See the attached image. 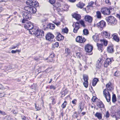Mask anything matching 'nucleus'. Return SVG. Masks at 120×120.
<instances>
[{
  "mask_svg": "<svg viewBox=\"0 0 120 120\" xmlns=\"http://www.w3.org/2000/svg\"><path fill=\"white\" fill-rule=\"evenodd\" d=\"M117 115L116 114L115 115L113 116V117H115L116 118V120H118V119H119L120 118V113H117Z\"/></svg>",
  "mask_w": 120,
  "mask_h": 120,
  "instance_id": "obj_32",
  "label": "nucleus"
},
{
  "mask_svg": "<svg viewBox=\"0 0 120 120\" xmlns=\"http://www.w3.org/2000/svg\"><path fill=\"white\" fill-rule=\"evenodd\" d=\"M96 16L97 18L98 19H100L101 17V12L99 11H98L96 12Z\"/></svg>",
  "mask_w": 120,
  "mask_h": 120,
  "instance_id": "obj_27",
  "label": "nucleus"
},
{
  "mask_svg": "<svg viewBox=\"0 0 120 120\" xmlns=\"http://www.w3.org/2000/svg\"><path fill=\"white\" fill-rule=\"evenodd\" d=\"M83 34L84 35H86L89 34V32L88 30L86 29H85L83 30Z\"/></svg>",
  "mask_w": 120,
  "mask_h": 120,
  "instance_id": "obj_36",
  "label": "nucleus"
},
{
  "mask_svg": "<svg viewBox=\"0 0 120 120\" xmlns=\"http://www.w3.org/2000/svg\"><path fill=\"white\" fill-rule=\"evenodd\" d=\"M103 34L106 38H109V37L110 35V34L106 31L104 32L103 33Z\"/></svg>",
  "mask_w": 120,
  "mask_h": 120,
  "instance_id": "obj_28",
  "label": "nucleus"
},
{
  "mask_svg": "<svg viewBox=\"0 0 120 120\" xmlns=\"http://www.w3.org/2000/svg\"><path fill=\"white\" fill-rule=\"evenodd\" d=\"M62 32L64 33H67L68 32V29L67 28H65L62 30Z\"/></svg>",
  "mask_w": 120,
  "mask_h": 120,
  "instance_id": "obj_45",
  "label": "nucleus"
},
{
  "mask_svg": "<svg viewBox=\"0 0 120 120\" xmlns=\"http://www.w3.org/2000/svg\"><path fill=\"white\" fill-rule=\"evenodd\" d=\"M107 21L110 23L112 25H114L117 23V21L114 17L112 16H109L106 18Z\"/></svg>",
  "mask_w": 120,
  "mask_h": 120,
  "instance_id": "obj_6",
  "label": "nucleus"
},
{
  "mask_svg": "<svg viewBox=\"0 0 120 120\" xmlns=\"http://www.w3.org/2000/svg\"><path fill=\"white\" fill-rule=\"evenodd\" d=\"M49 2L51 4H52L55 2V0H49Z\"/></svg>",
  "mask_w": 120,
  "mask_h": 120,
  "instance_id": "obj_53",
  "label": "nucleus"
},
{
  "mask_svg": "<svg viewBox=\"0 0 120 120\" xmlns=\"http://www.w3.org/2000/svg\"><path fill=\"white\" fill-rule=\"evenodd\" d=\"M103 95L108 102H109L110 100V95L109 93L106 89H105L103 92Z\"/></svg>",
  "mask_w": 120,
  "mask_h": 120,
  "instance_id": "obj_7",
  "label": "nucleus"
},
{
  "mask_svg": "<svg viewBox=\"0 0 120 120\" xmlns=\"http://www.w3.org/2000/svg\"><path fill=\"white\" fill-rule=\"evenodd\" d=\"M50 89H53V90H55L56 88V87H55L53 85L50 86L49 87Z\"/></svg>",
  "mask_w": 120,
  "mask_h": 120,
  "instance_id": "obj_52",
  "label": "nucleus"
},
{
  "mask_svg": "<svg viewBox=\"0 0 120 120\" xmlns=\"http://www.w3.org/2000/svg\"><path fill=\"white\" fill-rule=\"evenodd\" d=\"M75 27L78 29L80 28L79 24V22H76Z\"/></svg>",
  "mask_w": 120,
  "mask_h": 120,
  "instance_id": "obj_38",
  "label": "nucleus"
},
{
  "mask_svg": "<svg viewBox=\"0 0 120 120\" xmlns=\"http://www.w3.org/2000/svg\"><path fill=\"white\" fill-rule=\"evenodd\" d=\"M24 27L25 29L29 30H31L32 32L33 29H34L35 28L37 27H34L33 23L30 22H26V23L24 25Z\"/></svg>",
  "mask_w": 120,
  "mask_h": 120,
  "instance_id": "obj_2",
  "label": "nucleus"
},
{
  "mask_svg": "<svg viewBox=\"0 0 120 120\" xmlns=\"http://www.w3.org/2000/svg\"><path fill=\"white\" fill-rule=\"evenodd\" d=\"M111 83H108L106 84V87L107 88H109L110 87H111Z\"/></svg>",
  "mask_w": 120,
  "mask_h": 120,
  "instance_id": "obj_63",
  "label": "nucleus"
},
{
  "mask_svg": "<svg viewBox=\"0 0 120 120\" xmlns=\"http://www.w3.org/2000/svg\"><path fill=\"white\" fill-rule=\"evenodd\" d=\"M72 15L73 18H75L77 20H79L81 19V16L79 14L75 13L73 15Z\"/></svg>",
  "mask_w": 120,
  "mask_h": 120,
  "instance_id": "obj_15",
  "label": "nucleus"
},
{
  "mask_svg": "<svg viewBox=\"0 0 120 120\" xmlns=\"http://www.w3.org/2000/svg\"><path fill=\"white\" fill-rule=\"evenodd\" d=\"M45 37L46 40L49 41H53V39L54 37V36L52 33H49L46 34Z\"/></svg>",
  "mask_w": 120,
  "mask_h": 120,
  "instance_id": "obj_9",
  "label": "nucleus"
},
{
  "mask_svg": "<svg viewBox=\"0 0 120 120\" xmlns=\"http://www.w3.org/2000/svg\"><path fill=\"white\" fill-rule=\"evenodd\" d=\"M22 15L23 19H22V22L23 23L26 22V20L25 19H28L30 20L31 19V15L30 14L26 12L23 11L22 12Z\"/></svg>",
  "mask_w": 120,
  "mask_h": 120,
  "instance_id": "obj_3",
  "label": "nucleus"
},
{
  "mask_svg": "<svg viewBox=\"0 0 120 120\" xmlns=\"http://www.w3.org/2000/svg\"><path fill=\"white\" fill-rule=\"evenodd\" d=\"M119 71H116L114 73V75L115 76H119Z\"/></svg>",
  "mask_w": 120,
  "mask_h": 120,
  "instance_id": "obj_44",
  "label": "nucleus"
},
{
  "mask_svg": "<svg viewBox=\"0 0 120 120\" xmlns=\"http://www.w3.org/2000/svg\"><path fill=\"white\" fill-rule=\"evenodd\" d=\"M102 60L101 58H99L97 61L96 64V67L98 68H100L101 66V62Z\"/></svg>",
  "mask_w": 120,
  "mask_h": 120,
  "instance_id": "obj_18",
  "label": "nucleus"
},
{
  "mask_svg": "<svg viewBox=\"0 0 120 120\" xmlns=\"http://www.w3.org/2000/svg\"><path fill=\"white\" fill-rule=\"evenodd\" d=\"M99 108H104V105L101 101L98 102L97 104Z\"/></svg>",
  "mask_w": 120,
  "mask_h": 120,
  "instance_id": "obj_22",
  "label": "nucleus"
},
{
  "mask_svg": "<svg viewBox=\"0 0 120 120\" xmlns=\"http://www.w3.org/2000/svg\"><path fill=\"white\" fill-rule=\"evenodd\" d=\"M97 45L98 47V49L101 52L102 51L103 45L101 44L97 43Z\"/></svg>",
  "mask_w": 120,
  "mask_h": 120,
  "instance_id": "obj_23",
  "label": "nucleus"
},
{
  "mask_svg": "<svg viewBox=\"0 0 120 120\" xmlns=\"http://www.w3.org/2000/svg\"><path fill=\"white\" fill-rule=\"evenodd\" d=\"M113 10V9L111 7L109 8H102L101 9V12L102 14L105 15H109L111 13V12Z\"/></svg>",
  "mask_w": 120,
  "mask_h": 120,
  "instance_id": "obj_4",
  "label": "nucleus"
},
{
  "mask_svg": "<svg viewBox=\"0 0 120 120\" xmlns=\"http://www.w3.org/2000/svg\"><path fill=\"white\" fill-rule=\"evenodd\" d=\"M5 95V94L4 92L2 93H0V98H2L4 97Z\"/></svg>",
  "mask_w": 120,
  "mask_h": 120,
  "instance_id": "obj_59",
  "label": "nucleus"
},
{
  "mask_svg": "<svg viewBox=\"0 0 120 120\" xmlns=\"http://www.w3.org/2000/svg\"><path fill=\"white\" fill-rule=\"evenodd\" d=\"M56 38L58 41H60L64 39V37L60 33H58L57 34Z\"/></svg>",
  "mask_w": 120,
  "mask_h": 120,
  "instance_id": "obj_16",
  "label": "nucleus"
},
{
  "mask_svg": "<svg viewBox=\"0 0 120 120\" xmlns=\"http://www.w3.org/2000/svg\"><path fill=\"white\" fill-rule=\"evenodd\" d=\"M108 52L109 53H112L113 52L114 49L112 46H109L107 47Z\"/></svg>",
  "mask_w": 120,
  "mask_h": 120,
  "instance_id": "obj_19",
  "label": "nucleus"
},
{
  "mask_svg": "<svg viewBox=\"0 0 120 120\" xmlns=\"http://www.w3.org/2000/svg\"><path fill=\"white\" fill-rule=\"evenodd\" d=\"M79 29H78L77 28L75 27L74 28L73 31V32H74V33H77V31Z\"/></svg>",
  "mask_w": 120,
  "mask_h": 120,
  "instance_id": "obj_49",
  "label": "nucleus"
},
{
  "mask_svg": "<svg viewBox=\"0 0 120 120\" xmlns=\"http://www.w3.org/2000/svg\"><path fill=\"white\" fill-rule=\"evenodd\" d=\"M47 28L53 30L55 28V26L54 24L49 23L47 25Z\"/></svg>",
  "mask_w": 120,
  "mask_h": 120,
  "instance_id": "obj_20",
  "label": "nucleus"
},
{
  "mask_svg": "<svg viewBox=\"0 0 120 120\" xmlns=\"http://www.w3.org/2000/svg\"><path fill=\"white\" fill-rule=\"evenodd\" d=\"M105 2L106 3L109 4H111V3L109 0H105Z\"/></svg>",
  "mask_w": 120,
  "mask_h": 120,
  "instance_id": "obj_64",
  "label": "nucleus"
},
{
  "mask_svg": "<svg viewBox=\"0 0 120 120\" xmlns=\"http://www.w3.org/2000/svg\"><path fill=\"white\" fill-rule=\"evenodd\" d=\"M113 39L116 41L117 42L120 41L119 38L118 37L117 34H113L112 36Z\"/></svg>",
  "mask_w": 120,
  "mask_h": 120,
  "instance_id": "obj_17",
  "label": "nucleus"
},
{
  "mask_svg": "<svg viewBox=\"0 0 120 120\" xmlns=\"http://www.w3.org/2000/svg\"><path fill=\"white\" fill-rule=\"evenodd\" d=\"M93 49V47L91 45L88 44L86 45L85 49L86 52V54L90 55H91L92 53V51Z\"/></svg>",
  "mask_w": 120,
  "mask_h": 120,
  "instance_id": "obj_8",
  "label": "nucleus"
},
{
  "mask_svg": "<svg viewBox=\"0 0 120 120\" xmlns=\"http://www.w3.org/2000/svg\"><path fill=\"white\" fill-rule=\"evenodd\" d=\"M77 100L76 99H74L72 101V103L73 104H75Z\"/></svg>",
  "mask_w": 120,
  "mask_h": 120,
  "instance_id": "obj_60",
  "label": "nucleus"
},
{
  "mask_svg": "<svg viewBox=\"0 0 120 120\" xmlns=\"http://www.w3.org/2000/svg\"><path fill=\"white\" fill-rule=\"evenodd\" d=\"M85 5V4L79 2L78 4H77L76 5L78 7L81 9Z\"/></svg>",
  "mask_w": 120,
  "mask_h": 120,
  "instance_id": "obj_24",
  "label": "nucleus"
},
{
  "mask_svg": "<svg viewBox=\"0 0 120 120\" xmlns=\"http://www.w3.org/2000/svg\"><path fill=\"white\" fill-rule=\"evenodd\" d=\"M67 104V101H65L61 105V107L63 108H64L66 106Z\"/></svg>",
  "mask_w": 120,
  "mask_h": 120,
  "instance_id": "obj_37",
  "label": "nucleus"
},
{
  "mask_svg": "<svg viewBox=\"0 0 120 120\" xmlns=\"http://www.w3.org/2000/svg\"><path fill=\"white\" fill-rule=\"evenodd\" d=\"M63 9L64 11H68V7L67 5H65L64 7V8H63Z\"/></svg>",
  "mask_w": 120,
  "mask_h": 120,
  "instance_id": "obj_48",
  "label": "nucleus"
},
{
  "mask_svg": "<svg viewBox=\"0 0 120 120\" xmlns=\"http://www.w3.org/2000/svg\"><path fill=\"white\" fill-rule=\"evenodd\" d=\"M0 113L3 115H6V113L4 111H2L0 110Z\"/></svg>",
  "mask_w": 120,
  "mask_h": 120,
  "instance_id": "obj_55",
  "label": "nucleus"
},
{
  "mask_svg": "<svg viewBox=\"0 0 120 120\" xmlns=\"http://www.w3.org/2000/svg\"><path fill=\"white\" fill-rule=\"evenodd\" d=\"M84 18L86 21L89 23L91 22L92 19L91 16L88 15H86L85 16Z\"/></svg>",
  "mask_w": 120,
  "mask_h": 120,
  "instance_id": "obj_14",
  "label": "nucleus"
},
{
  "mask_svg": "<svg viewBox=\"0 0 120 120\" xmlns=\"http://www.w3.org/2000/svg\"><path fill=\"white\" fill-rule=\"evenodd\" d=\"M92 38L96 42H97L99 41V38L97 35H93Z\"/></svg>",
  "mask_w": 120,
  "mask_h": 120,
  "instance_id": "obj_29",
  "label": "nucleus"
},
{
  "mask_svg": "<svg viewBox=\"0 0 120 120\" xmlns=\"http://www.w3.org/2000/svg\"><path fill=\"white\" fill-rule=\"evenodd\" d=\"M94 4V2L92 1H91L89 3H88V6H87V7L88 6L90 7H93V5Z\"/></svg>",
  "mask_w": 120,
  "mask_h": 120,
  "instance_id": "obj_42",
  "label": "nucleus"
},
{
  "mask_svg": "<svg viewBox=\"0 0 120 120\" xmlns=\"http://www.w3.org/2000/svg\"><path fill=\"white\" fill-rule=\"evenodd\" d=\"M65 51L66 52H67L68 54H69L70 53V50L68 49H66Z\"/></svg>",
  "mask_w": 120,
  "mask_h": 120,
  "instance_id": "obj_56",
  "label": "nucleus"
},
{
  "mask_svg": "<svg viewBox=\"0 0 120 120\" xmlns=\"http://www.w3.org/2000/svg\"><path fill=\"white\" fill-rule=\"evenodd\" d=\"M102 114L100 112H97L95 115V116L98 119H102Z\"/></svg>",
  "mask_w": 120,
  "mask_h": 120,
  "instance_id": "obj_21",
  "label": "nucleus"
},
{
  "mask_svg": "<svg viewBox=\"0 0 120 120\" xmlns=\"http://www.w3.org/2000/svg\"><path fill=\"white\" fill-rule=\"evenodd\" d=\"M76 56L78 57L79 58H80L81 56H82V55L80 53H76Z\"/></svg>",
  "mask_w": 120,
  "mask_h": 120,
  "instance_id": "obj_51",
  "label": "nucleus"
},
{
  "mask_svg": "<svg viewBox=\"0 0 120 120\" xmlns=\"http://www.w3.org/2000/svg\"><path fill=\"white\" fill-rule=\"evenodd\" d=\"M109 112L108 111H107L106 114L105 115H104V116H105L106 119H107L109 117Z\"/></svg>",
  "mask_w": 120,
  "mask_h": 120,
  "instance_id": "obj_46",
  "label": "nucleus"
},
{
  "mask_svg": "<svg viewBox=\"0 0 120 120\" xmlns=\"http://www.w3.org/2000/svg\"><path fill=\"white\" fill-rule=\"evenodd\" d=\"M53 22L57 26L60 25V22H55L53 21Z\"/></svg>",
  "mask_w": 120,
  "mask_h": 120,
  "instance_id": "obj_54",
  "label": "nucleus"
},
{
  "mask_svg": "<svg viewBox=\"0 0 120 120\" xmlns=\"http://www.w3.org/2000/svg\"><path fill=\"white\" fill-rule=\"evenodd\" d=\"M111 63V59L107 58L106 59L104 63V66L105 67H107L109 66L110 64Z\"/></svg>",
  "mask_w": 120,
  "mask_h": 120,
  "instance_id": "obj_12",
  "label": "nucleus"
},
{
  "mask_svg": "<svg viewBox=\"0 0 120 120\" xmlns=\"http://www.w3.org/2000/svg\"><path fill=\"white\" fill-rule=\"evenodd\" d=\"M54 54L53 53H51L49 57H51V58H54Z\"/></svg>",
  "mask_w": 120,
  "mask_h": 120,
  "instance_id": "obj_58",
  "label": "nucleus"
},
{
  "mask_svg": "<svg viewBox=\"0 0 120 120\" xmlns=\"http://www.w3.org/2000/svg\"><path fill=\"white\" fill-rule=\"evenodd\" d=\"M11 53H15L16 52H19L20 51L19 50L17 49L16 50H12L11 51Z\"/></svg>",
  "mask_w": 120,
  "mask_h": 120,
  "instance_id": "obj_50",
  "label": "nucleus"
},
{
  "mask_svg": "<svg viewBox=\"0 0 120 120\" xmlns=\"http://www.w3.org/2000/svg\"><path fill=\"white\" fill-rule=\"evenodd\" d=\"M41 67H39L38 69H37L36 70V71H37L38 72V73H39L40 72H41L40 69H41Z\"/></svg>",
  "mask_w": 120,
  "mask_h": 120,
  "instance_id": "obj_62",
  "label": "nucleus"
},
{
  "mask_svg": "<svg viewBox=\"0 0 120 120\" xmlns=\"http://www.w3.org/2000/svg\"><path fill=\"white\" fill-rule=\"evenodd\" d=\"M98 79L96 78H94L92 82V85L93 86H95L97 83L98 81Z\"/></svg>",
  "mask_w": 120,
  "mask_h": 120,
  "instance_id": "obj_25",
  "label": "nucleus"
},
{
  "mask_svg": "<svg viewBox=\"0 0 120 120\" xmlns=\"http://www.w3.org/2000/svg\"><path fill=\"white\" fill-rule=\"evenodd\" d=\"M60 4L59 3H57L55 6L54 7V9H56V11L58 12H59L62 11V10L60 9Z\"/></svg>",
  "mask_w": 120,
  "mask_h": 120,
  "instance_id": "obj_13",
  "label": "nucleus"
},
{
  "mask_svg": "<svg viewBox=\"0 0 120 120\" xmlns=\"http://www.w3.org/2000/svg\"><path fill=\"white\" fill-rule=\"evenodd\" d=\"M31 5L32 7H37L38 6V4L37 3V2L33 0V2L32 4Z\"/></svg>",
  "mask_w": 120,
  "mask_h": 120,
  "instance_id": "obj_31",
  "label": "nucleus"
},
{
  "mask_svg": "<svg viewBox=\"0 0 120 120\" xmlns=\"http://www.w3.org/2000/svg\"><path fill=\"white\" fill-rule=\"evenodd\" d=\"M19 45V43H18L15 46H12L11 47V49H15L17 47V48H18V47Z\"/></svg>",
  "mask_w": 120,
  "mask_h": 120,
  "instance_id": "obj_47",
  "label": "nucleus"
},
{
  "mask_svg": "<svg viewBox=\"0 0 120 120\" xmlns=\"http://www.w3.org/2000/svg\"><path fill=\"white\" fill-rule=\"evenodd\" d=\"M83 79L84 81H88V76L86 75H83Z\"/></svg>",
  "mask_w": 120,
  "mask_h": 120,
  "instance_id": "obj_41",
  "label": "nucleus"
},
{
  "mask_svg": "<svg viewBox=\"0 0 120 120\" xmlns=\"http://www.w3.org/2000/svg\"><path fill=\"white\" fill-rule=\"evenodd\" d=\"M33 2V0L32 1L30 0H28L26 2V4H29L30 6H31Z\"/></svg>",
  "mask_w": 120,
  "mask_h": 120,
  "instance_id": "obj_35",
  "label": "nucleus"
},
{
  "mask_svg": "<svg viewBox=\"0 0 120 120\" xmlns=\"http://www.w3.org/2000/svg\"><path fill=\"white\" fill-rule=\"evenodd\" d=\"M97 25L98 27L102 29L104 27H105L106 26V23L104 21L102 20L97 23Z\"/></svg>",
  "mask_w": 120,
  "mask_h": 120,
  "instance_id": "obj_10",
  "label": "nucleus"
},
{
  "mask_svg": "<svg viewBox=\"0 0 120 120\" xmlns=\"http://www.w3.org/2000/svg\"><path fill=\"white\" fill-rule=\"evenodd\" d=\"M76 42L79 43H82L84 42L86 40V39L83 37V38L82 37L78 36L75 39Z\"/></svg>",
  "mask_w": 120,
  "mask_h": 120,
  "instance_id": "obj_11",
  "label": "nucleus"
},
{
  "mask_svg": "<svg viewBox=\"0 0 120 120\" xmlns=\"http://www.w3.org/2000/svg\"><path fill=\"white\" fill-rule=\"evenodd\" d=\"M83 84L84 86L86 88H87L88 86V81H85L83 83Z\"/></svg>",
  "mask_w": 120,
  "mask_h": 120,
  "instance_id": "obj_39",
  "label": "nucleus"
},
{
  "mask_svg": "<svg viewBox=\"0 0 120 120\" xmlns=\"http://www.w3.org/2000/svg\"><path fill=\"white\" fill-rule=\"evenodd\" d=\"M68 91L66 90H65L61 92V97H64L68 93Z\"/></svg>",
  "mask_w": 120,
  "mask_h": 120,
  "instance_id": "obj_26",
  "label": "nucleus"
},
{
  "mask_svg": "<svg viewBox=\"0 0 120 120\" xmlns=\"http://www.w3.org/2000/svg\"><path fill=\"white\" fill-rule=\"evenodd\" d=\"M112 101L113 103H114L116 101V98L115 94H113L112 95Z\"/></svg>",
  "mask_w": 120,
  "mask_h": 120,
  "instance_id": "obj_33",
  "label": "nucleus"
},
{
  "mask_svg": "<svg viewBox=\"0 0 120 120\" xmlns=\"http://www.w3.org/2000/svg\"><path fill=\"white\" fill-rule=\"evenodd\" d=\"M32 32L38 38H41L44 35V31L42 30H38L37 27L33 29Z\"/></svg>",
  "mask_w": 120,
  "mask_h": 120,
  "instance_id": "obj_1",
  "label": "nucleus"
},
{
  "mask_svg": "<svg viewBox=\"0 0 120 120\" xmlns=\"http://www.w3.org/2000/svg\"><path fill=\"white\" fill-rule=\"evenodd\" d=\"M79 116V114H78L76 112H74L72 115V117L74 119L77 118Z\"/></svg>",
  "mask_w": 120,
  "mask_h": 120,
  "instance_id": "obj_30",
  "label": "nucleus"
},
{
  "mask_svg": "<svg viewBox=\"0 0 120 120\" xmlns=\"http://www.w3.org/2000/svg\"><path fill=\"white\" fill-rule=\"evenodd\" d=\"M5 88L0 83V89L3 90Z\"/></svg>",
  "mask_w": 120,
  "mask_h": 120,
  "instance_id": "obj_57",
  "label": "nucleus"
},
{
  "mask_svg": "<svg viewBox=\"0 0 120 120\" xmlns=\"http://www.w3.org/2000/svg\"><path fill=\"white\" fill-rule=\"evenodd\" d=\"M53 59L54 58L49 57L47 59L49 62H53L54 61Z\"/></svg>",
  "mask_w": 120,
  "mask_h": 120,
  "instance_id": "obj_40",
  "label": "nucleus"
},
{
  "mask_svg": "<svg viewBox=\"0 0 120 120\" xmlns=\"http://www.w3.org/2000/svg\"><path fill=\"white\" fill-rule=\"evenodd\" d=\"M79 22L82 26L84 27H85L86 26L84 24V21H83L81 20L79 21Z\"/></svg>",
  "mask_w": 120,
  "mask_h": 120,
  "instance_id": "obj_34",
  "label": "nucleus"
},
{
  "mask_svg": "<svg viewBox=\"0 0 120 120\" xmlns=\"http://www.w3.org/2000/svg\"><path fill=\"white\" fill-rule=\"evenodd\" d=\"M103 41L104 45L105 46H106L107 44V41L104 40H103Z\"/></svg>",
  "mask_w": 120,
  "mask_h": 120,
  "instance_id": "obj_61",
  "label": "nucleus"
},
{
  "mask_svg": "<svg viewBox=\"0 0 120 120\" xmlns=\"http://www.w3.org/2000/svg\"><path fill=\"white\" fill-rule=\"evenodd\" d=\"M54 48L57 47L59 46V43L58 42H56L53 45Z\"/></svg>",
  "mask_w": 120,
  "mask_h": 120,
  "instance_id": "obj_43",
  "label": "nucleus"
},
{
  "mask_svg": "<svg viewBox=\"0 0 120 120\" xmlns=\"http://www.w3.org/2000/svg\"><path fill=\"white\" fill-rule=\"evenodd\" d=\"M24 9L31 13H35L37 11V9L35 8L30 6L25 7L24 8Z\"/></svg>",
  "mask_w": 120,
  "mask_h": 120,
  "instance_id": "obj_5",
  "label": "nucleus"
}]
</instances>
